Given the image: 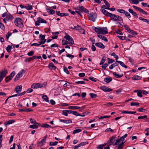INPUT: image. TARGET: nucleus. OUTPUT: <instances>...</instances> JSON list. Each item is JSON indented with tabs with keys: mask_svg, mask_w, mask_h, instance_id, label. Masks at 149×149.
<instances>
[{
	"mask_svg": "<svg viewBox=\"0 0 149 149\" xmlns=\"http://www.w3.org/2000/svg\"><path fill=\"white\" fill-rule=\"evenodd\" d=\"M33 6L29 4H27L26 5V8L28 10H31L32 9Z\"/></svg>",
	"mask_w": 149,
	"mask_h": 149,
	"instance_id": "34",
	"label": "nucleus"
},
{
	"mask_svg": "<svg viewBox=\"0 0 149 149\" xmlns=\"http://www.w3.org/2000/svg\"><path fill=\"white\" fill-rule=\"evenodd\" d=\"M60 121L61 122H63L66 124L70 123L72 122V121L70 119L67 120H62L61 119H60Z\"/></svg>",
	"mask_w": 149,
	"mask_h": 149,
	"instance_id": "22",
	"label": "nucleus"
},
{
	"mask_svg": "<svg viewBox=\"0 0 149 149\" xmlns=\"http://www.w3.org/2000/svg\"><path fill=\"white\" fill-rule=\"evenodd\" d=\"M19 74H18L16 76L14 80L15 81H16L18 80L21 77L19 75Z\"/></svg>",
	"mask_w": 149,
	"mask_h": 149,
	"instance_id": "48",
	"label": "nucleus"
},
{
	"mask_svg": "<svg viewBox=\"0 0 149 149\" xmlns=\"http://www.w3.org/2000/svg\"><path fill=\"white\" fill-rule=\"evenodd\" d=\"M46 136H45L39 142L38 146L39 147H41L43 146L46 143Z\"/></svg>",
	"mask_w": 149,
	"mask_h": 149,
	"instance_id": "11",
	"label": "nucleus"
},
{
	"mask_svg": "<svg viewBox=\"0 0 149 149\" xmlns=\"http://www.w3.org/2000/svg\"><path fill=\"white\" fill-rule=\"evenodd\" d=\"M124 14L125 16L128 17H131L130 15L128 12L125 10L124 12Z\"/></svg>",
	"mask_w": 149,
	"mask_h": 149,
	"instance_id": "42",
	"label": "nucleus"
},
{
	"mask_svg": "<svg viewBox=\"0 0 149 149\" xmlns=\"http://www.w3.org/2000/svg\"><path fill=\"white\" fill-rule=\"evenodd\" d=\"M25 72L26 70L23 69L20 71L18 74H19V75L21 77L23 76V74L25 73Z\"/></svg>",
	"mask_w": 149,
	"mask_h": 149,
	"instance_id": "36",
	"label": "nucleus"
},
{
	"mask_svg": "<svg viewBox=\"0 0 149 149\" xmlns=\"http://www.w3.org/2000/svg\"><path fill=\"white\" fill-rule=\"evenodd\" d=\"M100 10L104 15H106L110 17L111 16L112 14L108 12L106 10L104 9H101Z\"/></svg>",
	"mask_w": 149,
	"mask_h": 149,
	"instance_id": "13",
	"label": "nucleus"
},
{
	"mask_svg": "<svg viewBox=\"0 0 149 149\" xmlns=\"http://www.w3.org/2000/svg\"><path fill=\"white\" fill-rule=\"evenodd\" d=\"M111 117L110 116H101L99 117V119H103L104 118H109Z\"/></svg>",
	"mask_w": 149,
	"mask_h": 149,
	"instance_id": "47",
	"label": "nucleus"
},
{
	"mask_svg": "<svg viewBox=\"0 0 149 149\" xmlns=\"http://www.w3.org/2000/svg\"><path fill=\"white\" fill-rule=\"evenodd\" d=\"M108 66V64L107 63H105L102 65V67L103 69H105Z\"/></svg>",
	"mask_w": 149,
	"mask_h": 149,
	"instance_id": "62",
	"label": "nucleus"
},
{
	"mask_svg": "<svg viewBox=\"0 0 149 149\" xmlns=\"http://www.w3.org/2000/svg\"><path fill=\"white\" fill-rule=\"evenodd\" d=\"M7 73L8 72L6 69L2 70L0 72V77L3 79L6 76Z\"/></svg>",
	"mask_w": 149,
	"mask_h": 149,
	"instance_id": "10",
	"label": "nucleus"
},
{
	"mask_svg": "<svg viewBox=\"0 0 149 149\" xmlns=\"http://www.w3.org/2000/svg\"><path fill=\"white\" fill-rule=\"evenodd\" d=\"M101 90L105 92H110L112 91V89L107 87L102 86L100 87Z\"/></svg>",
	"mask_w": 149,
	"mask_h": 149,
	"instance_id": "12",
	"label": "nucleus"
},
{
	"mask_svg": "<svg viewBox=\"0 0 149 149\" xmlns=\"http://www.w3.org/2000/svg\"><path fill=\"white\" fill-rule=\"evenodd\" d=\"M0 28L2 30H5V28L4 25L3 24L0 22Z\"/></svg>",
	"mask_w": 149,
	"mask_h": 149,
	"instance_id": "50",
	"label": "nucleus"
},
{
	"mask_svg": "<svg viewBox=\"0 0 149 149\" xmlns=\"http://www.w3.org/2000/svg\"><path fill=\"white\" fill-rule=\"evenodd\" d=\"M15 24L16 26H18L19 28L23 27L24 25L22 20L20 18H16L15 19Z\"/></svg>",
	"mask_w": 149,
	"mask_h": 149,
	"instance_id": "2",
	"label": "nucleus"
},
{
	"mask_svg": "<svg viewBox=\"0 0 149 149\" xmlns=\"http://www.w3.org/2000/svg\"><path fill=\"white\" fill-rule=\"evenodd\" d=\"M132 79L133 80H136L140 79L141 77L138 75H135Z\"/></svg>",
	"mask_w": 149,
	"mask_h": 149,
	"instance_id": "33",
	"label": "nucleus"
},
{
	"mask_svg": "<svg viewBox=\"0 0 149 149\" xmlns=\"http://www.w3.org/2000/svg\"><path fill=\"white\" fill-rule=\"evenodd\" d=\"M112 80V78L109 77L106 78L104 79V81L105 82L109 83Z\"/></svg>",
	"mask_w": 149,
	"mask_h": 149,
	"instance_id": "28",
	"label": "nucleus"
},
{
	"mask_svg": "<svg viewBox=\"0 0 149 149\" xmlns=\"http://www.w3.org/2000/svg\"><path fill=\"white\" fill-rule=\"evenodd\" d=\"M129 32L130 34H132V35H133L134 36L135 35L137 34V33L136 32L133 30H130Z\"/></svg>",
	"mask_w": 149,
	"mask_h": 149,
	"instance_id": "41",
	"label": "nucleus"
},
{
	"mask_svg": "<svg viewBox=\"0 0 149 149\" xmlns=\"http://www.w3.org/2000/svg\"><path fill=\"white\" fill-rule=\"evenodd\" d=\"M108 60V63H112L114 61V60L112 59H110L109 58H107Z\"/></svg>",
	"mask_w": 149,
	"mask_h": 149,
	"instance_id": "64",
	"label": "nucleus"
},
{
	"mask_svg": "<svg viewBox=\"0 0 149 149\" xmlns=\"http://www.w3.org/2000/svg\"><path fill=\"white\" fill-rule=\"evenodd\" d=\"M39 38H40L41 44H45L46 41V40L45 39V36L41 34L39 36Z\"/></svg>",
	"mask_w": 149,
	"mask_h": 149,
	"instance_id": "14",
	"label": "nucleus"
},
{
	"mask_svg": "<svg viewBox=\"0 0 149 149\" xmlns=\"http://www.w3.org/2000/svg\"><path fill=\"white\" fill-rule=\"evenodd\" d=\"M111 55L113 56L116 58V60H117L118 58V56L116 55L114 52H113L111 54Z\"/></svg>",
	"mask_w": 149,
	"mask_h": 149,
	"instance_id": "53",
	"label": "nucleus"
},
{
	"mask_svg": "<svg viewBox=\"0 0 149 149\" xmlns=\"http://www.w3.org/2000/svg\"><path fill=\"white\" fill-rule=\"evenodd\" d=\"M38 125H38V124H34V125H30L29 126V127L32 128V129H37L38 128Z\"/></svg>",
	"mask_w": 149,
	"mask_h": 149,
	"instance_id": "30",
	"label": "nucleus"
},
{
	"mask_svg": "<svg viewBox=\"0 0 149 149\" xmlns=\"http://www.w3.org/2000/svg\"><path fill=\"white\" fill-rule=\"evenodd\" d=\"M74 27L75 30H78L81 34H85V31L79 25L77 26H74Z\"/></svg>",
	"mask_w": 149,
	"mask_h": 149,
	"instance_id": "8",
	"label": "nucleus"
},
{
	"mask_svg": "<svg viewBox=\"0 0 149 149\" xmlns=\"http://www.w3.org/2000/svg\"><path fill=\"white\" fill-rule=\"evenodd\" d=\"M13 47H14V46H13L12 45H8L6 48V49L8 52L9 53L11 51V49L13 48Z\"/></svg>",
	"mask_w": 149,
	"mask_h": 149,
	"instance_id": "24",
	"label": "nucleus"
},
{
	"mask_svg": "<svg viewBox=\"0 0 149 149\" xmlns=\"http://www.w3.org/2000/svg\"><path fill=\"white\" fill-rule=\"evenodd\" d=\"M30 121L32 123L34 124H36L39 125V124L37 123L36 121L33 119L31 118L30 119Z\"/></svg>",
	"mask_w": 149,
	"mask_h": 149,
	"instance_id": "40",
	"label": "nucleus"
},
{
	"mask_svg": "<svg viewBox=\"0 0 149 149\" xmlns=\"http://www.w3.org/2000/svg\"><path fill=\"white\" fill-rule=\"evenodd\" d=\"M139 19L141 20H142L143 22H144L147 23L148 24V22H149V21L148 20L146 19L143 18L142 17H139Z\"/></svg>",
	"mask_w": 149,
	"mask_h": 149,
	"instance_id": "39",
	"label": "nucleus"
},
{
	"mask_svg": "<svg viewBox=\"0 0 149 149\" xmlns=\"http://www.w3.org/2000/svg\"><path fill=\"white\" fill-rule=\"evenodd\" d=\"M112 73L113 76L117 78H120L123 76V74H120L119 75L118 74H116V73L115 72H112Z\"/></svg>",
	"mask_w": 149,
	"mask_h": 149,
	"instance_id": "27",
	"label": "nucleus"
},
{
	"mask_svg": "<svg viewBox=\"0 0 149 149\" xmlns=\"http://www.w3.org/2000/svg\"><path fill=\"white\" fill-rule=\"evenodd\" d=\"M22 88V85L18 86L15 87V91L16 93H19L21 91Z\"/></svg>",
	"mask_w": 149,
	"mask_h": 149,
	"instance_id": "16",
	"label": "nucleus"
},
{
	"mask_svg": "<svg viewBox=\"0 0 149 149\" xmlns=\"http://www.w3.org/2000/svg\"><path fill=\"white\" fill-rule=\"evenodd\" d=\"M81 131V129H78L74 130L73 132V134H75Z\"/></svg>",
	"mask_w": 149,
	"mask_h": 149,
	"instance_id": "44",
	"label": "nucleus"
},
{
	"mask_svg": "<svg viewBox=\"0 0 149 149\" xmlns=\"http://www.w3.org/2000/svg\"><path fill=\"white\" fill-rule=\"evenodd\" d=\"M103 1L104 3H105L106 6L108 7H110V5L109 2L107 1L106 0H102Z\"/></svg>",
	"mask_w": 149,
	"mask_h": 149,
	"instance_id": "54",
	"label": "nucleus"
},
{
	"mask_svg": "<svg viewBox=\"0 0 149 149\" xmlns=\"http://www.w3.org/2000/svg\"><path fill=\"white\" fill-rule=\"evenodd\" d=\"M43 87V85L42 84L38 83H34L32 84L31 87L33 89H37L39 88H41Z\"/></svg>",
	"mask_w": 149,
	"mask_h": 149,
	"instance_id": "9",
	"label": "nucleus"
},
{
	"mask_svg": "<svg viewBox=\"0 0 149 149\" xmlns=\"http://www.w3.org/2000/svg\"><path fill=\"white\" fill-rule=\"evenodd\" d=\"M75 83L77 84H86L85 82H84L83 81H76L75 82Z\"/></svg>",
	"mask_w": 149,
	"mask_h": 149,
	"instance_id": "49",
	"label": "nucleus"
},
{
	"mask_svg": "<svg viewBox=\"0 0 149 149\" xmlns=\"http://www.w3.org/2000/svg\"><path fill=\"white\" fill-rule=\"evenodd\" d=\"M78 8H79V10L81 12H83L86 13H88V10L84 8L83 6H79Z\"/></svg>",
	"mask_w": 149,
	"mask_h": 149,
	"instance_id": "15",
	"label": "nucleus"
},
{
	"mask_svg": "<svg viewBox=\"0 0 149 149\" xmlns=\"http://www.w3.org/2000/svg\"><path fill=\"white\" fill-rule=\"evenodd\" d=\"M15 71H13L12 73L10 74V75L9 76L12 79L13 76L15 74Z\"/></svg>",
	"mask_w": 149,
	"mask_h": 149,
	"instance_id": "60",
	"label": "nucleus"
},
{
	"mask_svg": "<svg viewBox=\"0 0 149 149\" xmlns=\"http://www.w3.org/2000/svg\"><path fill=\"white\" fill-rule=\"evenodd\" d=\"M89 95L92 98H95L97 97V94L93 93H90Z\"/></svg>",
	"mask_w": 149,
	"mask_h": 149,
	"instance_id": "37",
	"label": "nucleus"
},
{
	"mask_svg": "<svg viewBox=\"0 0 149 149\" xmlns=\"http://www.w3.org/2000/svg\"><path fill=\"white\" fill-rule=\"evenodd\" d=\"M63 70L67 74H69V72L67 68L66 67H65L63 68Z\"/></svg>",
	"mask_w": 149,
	"mask_h": 149,
	"instance_id": "61",
	"label": "nucleus"
},
{
	"mask_svg": "<svg viewBox=\"0 0 149 149\" xmlns=\"http://www.w3.org/2000/svg\"><path fill=\"white\" fill-rule=\"evenodd\" d=\"M58 143V141H55V142H50L49 143V145L50 146H55Z\"/></svg>",
	"mask_w": 149,
	"mask_h": 149,
	"instance_id": "45",
	"label": "nucleus"
},
{
	"mask_svg": "<svg viewBox=\"0 0 149 149\" xmlns=\"http://www.w3.org/2000/svg\"><path fill=\"white\" fill-rule=\"evenodd\" d=\"M48 67L49 69L53 70H55L56 68V67L52 63H50L49 64Z\"/></svg>",
	"mask_w": 149,
	"mask_h": 149,
	"instance_id": "20",
	"label": "nucleus"
},
{
	"mask_svg": "<svg viewBox=\"0 0 149 149\" xmlns=\"http://www.w3.org/2000/svg\"><path fill=\"white\" fill-rule=\"evenodd\" d=\"M139 104L138 102H132L131 103L130 105L131 106H138L139 105Z\"/></svg>",
	"mask_w": 149,
	"mask_h": 149,
	"instance_id": "51",
	"label": "nucleus"
},
{
	"mask_svg": "<svg viewBox=\"0 0 149 149\" xmlns=\"http://www.w3.org/2000/svg\"><path fill=\"white\" fill-rule=\"evenodd\" d=\"M111 19L115 21H123V19L122 17L120 16L116 15L115 14H112L111 16Z\"/></svg>",
	"mask_w": 149,
	"mask_h": 149,
	"instance_id": "3",
	"label": "nucleus"
},
{
	"mask_svg": "<svg viewBox=\"0 0 149 149\" xmlns=\"http://www.w3.org/2000/svg\"><path fill=\"white\" fill-rule=\"evenodd\" d=\"M116 62L120 64V65L122 66L123 67L125 68H127V67L125 65L124 63L123 62L119 61H116Z\"/></svg>",
	"mask_w": 149,
	"mask_h": 149,
	"instance_id": "25",
	"label": "nucleus"
},
{
	"mask_svg": "<svg viewBox=\"0 0 149 149\" xmlns=\"http://www.w3.org/2000/svg\"><path fill=\"white\" fill-rule=\"evenodd\" d=\"M129 1L132 4H137L139 3V1L136 0H129Z\"/></svg>",
	"mask_w": 149,
	"mask_h": 149,
	"instance_id": "32",
	"label": "nucleus"
},
{
	"mask_svg": "<svg viewBox=\"0 0 149 149\" xmlns=\"http://www.w3.org/2000/svg\"><path fill=\"white\" fill-rule=\"evenodd\" d=\"M94 30L98 34H106L108 33V30L107 27L97 28L95 27Z\"/></svg>",
	"mask_w": 149,
	"mask_h": 149,
	"instance_id": "1",
	"label": "nucleus"
},
{
	"mask_svg": "<svg viewBox=\"0 0 149 149\" xmlns=\"http://www.w3.org/2000/svg\"><path fill=\"white\" fill-rule=\"evenodd\" d=\"M147 116L145 115L144 116H139L138 117V119H143L146 118L147 117Z\"/></svg>",
	"mask_w": 149,
	"mask_h": 149,
	"instance_id": "55",
	"label": "nucleus"
},
{
	"mask_svg": "<svg viewBox=\"0 0 149 149\" xmlns=\"http://www.w3.org/2000/svg\"><path fill=\"white\" fill-rule=\"evenodd\" d=\"M64 38L66 39L68 41V44L70 45V46H71L74 43V42L73 39L70 36L68 35H67L64 37Z\"/></svg>",
	"mask_w": 149,
	"mask_h": 149,
	"instance_id": "6",
	"label": "nucleus"
},
{
	"mask_svg": "<svg viewBox=\"0 0 149 149\" xmlns=\"http://www.w3.org/2000/svg\"><path fill=\"white\" fill-rule=\"evenodd\" d=\"M42 98L46 102H48L49 101L48 98L46 95H43L42 96Z\"/></svg>",
	"mask_w": 149,
	"mask_h": 149,
	"instance_id": "35",
	"label": "nucleus"
},
{
	"mask_svg": "<svg viewBox=\"0 0 149 149\" xmlns=\"http://www.w3.org/2000/svg\"><path fill=\"white\" fill-rule=\"evenodd\" d=\"M124 26L125 29L127 30L128 32H129V31L130 30V28L127 25H124Z\"/></svg>",
	"mask_w": 149,
	"mask_h": 149,
	"instance_id": "58",
	"label": "nucleus"
},
{
	"mask_svg": "<svg viewBox=\"0 0 149 149\" xmlns=\"http://www.w3.org/2000/svg\"><path fill=\"white\" fill-rule=\"evenodd\" d=\"M97 18L96 15L93 13H91L89 15V19L93 22L95 21Z\"/></svg>",
	"mask_w": 149,
	"mask_h": 149,
	"instance_id": "7",
	"label": "nucleus"
},
{
	"mask_svg": "<svg viewBox=\"0 0 149 149\" xmlns=\"http://www.w3.org/2000/svg\"><path fill=\"white\" fill-rule=\"evenodd\" d=\"M41 127H42L48 128L50 127V126L47 124H44L42 125Z\"/></svg>",
	"mask_w": 149,
	"mask_h": 149,
	"instance_id": "46",
	"label": "nucleus"
},
{
	"mask_svg": "<svg viewBox=\"0 0 149 149\" xmlns=\"http://www.w3.org/2000/svg\"><path fill=\"white\" fill-rule=\"evenodd\" d=\"M125 143V142H122L121 143L119 144L118 146V149H122L123 145Z\"/></svg>",
	"mask_w": 149,
	"mask_h": 149,
	"instance_id": "38",
	"label": "nucleus"
},
{
	"mask_svg": "<svg viewBox=\"0 0 149 149\" xmlns=\"http://www.w3.org/2000/svg\"><path fill=\"white\" fill-rule=\"evenodd\" d=\"M68 113L67 110H63V111L62 114L65 116H68Z\"/></svg>",
	"mask_w": 149,
	"mask_h": 149,
	"instance_id": "56",
	"label": "nucleus"
},
{
	"mask_svg": "<svg viewBox=\"0 0 149 149\" xmlns=\"http://www.w3.org/2000/svg\"><path fill=\"white\" fill-rule=\"evenodd\" d=\"M97 36L100 38L102 39V40L105 41V42H107L108 41L107 39L105 36L102 35H98Z\"/></svg>",
	"mask_w": 149,
	"mask_h": 149,
	"instance_id": "23",
	"label": "nucleus"
},
{
	"mask_svg": "<svg viewBox=\"0 0 149 149\" xmlns=\"http://www.w3.org/2000/svg\"><path fill=\"white\" fill-rule=\"evenodd\" d=\"M47 12L51 14H54L55 13V11L51 9H47Z\"/></svg>",
	"mask_w": 149,
	"mask_h": 149,
	"instance_id": "31",
	"label": "nucleus"
},
{
	"mask_svg": "<svg viewBox=\"0 0 149 149\" xmlns=\"http://www.w3.org/2000/svg\"><path fill=\"white\" fill-rule=\"evenodd\" d=\"M105 60H106V59L104 57H103L101 60V61H100V64L101 65H102V64H103L105 62Z\"/></svg>",
	"mask_w": 149,
	"mask_h": 149,
	"instance_id": "57",
	"label": "nucleus"
},
{
	"mask_svg": "<svg viewBox=\"0 0 149 149\" xmlns=\"http://www.w3.org/2000/svg\"><path fill=\"white\" fill-rule=\"evenodd\" d=\"M12 79L11 78V77H10L9 76H8L5 79L6 82L7 83L8 82L10 81Z\"/></svg>",
	"mask_w": 149,
	"mask_h": 149,
	"instance_id": "43",
	"label": "nucleus"
},
{
	"mask_svg": "<svg viewBox=\"0 0 149 149\" xmlns=\"http://www.w3.org/2000/svg\"><path fill=\"white\" fill-rule=\"evenodd\" d=\"M116 138V136H112L108 141L107 142V145L108 146H110L111 145L113 146H115L114 144H115L114 141H115V138Z\"/></svg>",
	"mask_w": 149,
	"mask_h": 149,
	"instance_id": "4",
	"label": "nucleus"
},
{
	"mask_svg": "<svg viewBox=\"0 0 149 149\" xmlns=\"http://www.w3.org/2000/svg\"><path fill=\"white\" fill-rule=\"evenodd\" d=\"M95 45L97 47L101 48L102 49H104L105 47L104 45L101 42L97 43L95 44Z\"/></svg>",
	"mask_w": 149,
	"mask_h": 149,
	"instance_id": "21",
	"label": "nucleus"
},
{
	"mask_svg": "<svg viewBox=\"0 0 149 149\" xmlns=\"http://www.w3.org/2000/svg\"><path fill=\"white\" fill-rule=\"evenodd\" d=\"M139 11L144 14L147 15L148 14V13L147 12L143 10L142 9H141V8H140Z\"/></svg>",
	"mask_w": 149,
	"mask_h": 149,
	"instance_id": "52",
	"label": "nucleus"
},
{
	"mask_svg": "<svg viewBox=\"0 0 149 149\" xmlns=\"http://www.w3.org/2000/svg\"><path fill=\"white\" fill-rule=\"evenodd\" d=\"M62 43L63 45H65L68 43V42L67 41L63 40L62 41Z\"/></svg>",
	"mask_w": 149,
	"mask_h": 149,
	"instance_id": "63",
	"label": "nucleus"
},
{
	"mask_svg": "<svg viewBox=\"0 0 149 149\" xmlns=\"http://www.w3.org/2000/svg\"><path fill=\"white\" fill-rule=\"evenodd\" d=\"M37 56H33L32 57H29L28 58L24 60V61L27 62H29L30 61H31L32 60L36 58Z\"/></svg>",
	"mask_w": 149,
	"mask_h": 149,
	"instance_id": "18",
	"label": "nucleus"
},
{
	"mask_svg": "<svg viewBox=\"0 0 149 149\" xmlns=\"http://www.w3.org/2000/svg\"><path fill=\"white\" fill-rule=\"evenodd\" d=\"M136 113V111H122V113H128L134 114Z\"/></svg>",
	"mask_w": 149,
	"mask_h": 149,
	"instance_id": "26",
	"label": "nucleus"
},
{
	"mask_svg": "<svg viewBox=\"0 0 149 149\" xmlns=\"http://www.w3.org/2000/svg\"><path fill=\"white\" fill-rule=\"evenodd\" d=\"M5 18L7 21H12L13 18V16L10 14H8Z\"/></svg>",
	"mask_w": 149,
	"mask_h": 149,
	"instance_id": "17",
	"label": "nucleus"
},
{
	"mask_svg": "<svg viewBox=\"0 0 149 149\" xmlns=\"http://www.w3.org/2000/svg\"><path fill=\"white\" fill-rule=\"evenodd\" d=\"M68 108L70 109H77L80 108V107L79 106H71L68 107Z\"/></svg>",
	"mask_w": 149,
	"mask_h": 149,
	"instance_id": "29",
	"label": "nucleus"
},
{
	"mask_svg": "<svg viewBox=\"0 0 149 149\" xmlns=\"http://www.w3.org/2000/svg\"><path fill=\"white\" fill-rule=\"evenodd\" d=\"M47 21L45 19L42 18L40 17L37 18V21L35 22V25L36 26L40 25V23H46Z\"/></svg>",
	"mask_w": 149,
	"mask_h": 149,
	"instance_id": "5",
	"label": "nucleus"
},
{
	"mask_svg": "<svg viewBox=\"0 0 149 149\" xmlns=\"http://www.w3.org/2000/svg\"><path fill=\"white\" fill-rule=\"evenodd\" d=\"M121 141H122L121 140V139H120V138L118 139H117L116 140V142L115 143V144H114L115 145V146L117 145Z\"/></svg>",
	"mask_w": 149,
	"mask_h": 149,
	"instance_id": "59",
	"label": "nucleus"
},
{
	"mask_svg": "<svg viewBox=\"0 0 149 149\" xmlns=\"http://www.w3.org/2000/svg\"><path fill=\"white\" fill-rule=\"evenodd\" d=\"M15 121L14 120H10L8 121H6L4 123V125L6 126L9 125L14 123Z\"/></svg>",
	"mask_w": 149,
	"mask_h": 149,
	"instance_id": "19",
	"label": "nucleus"
}]
</instances>
